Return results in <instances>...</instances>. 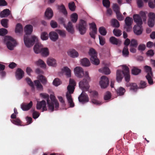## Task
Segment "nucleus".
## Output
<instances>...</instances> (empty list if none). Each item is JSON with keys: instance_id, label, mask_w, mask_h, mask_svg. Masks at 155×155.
I'll use <instances>...</instances> for the list:
<instances>
[{"instance_id": "13", "label": "nucleus", "mask_w": 155, "mask_h": 155, "mask_svg": "<svg viewBox=\"0 0 155 155\" xmlns=\"http://www.w3.org/2000/svg\"><path fill=\"white\" fill-rule=\"evenodd\" d=\"M74 72L75 75L79 78H81L84 75V70L80 67H77L74 68Z\"/></svg>"}, {"instance_id": "60", "label": "nucleus", "mask_w": 155, "mask_h": 155, "mask_svg": "<svg viewBox=\"0 0 155 155\" xmlns=\"http://www.w3.org/2000/svg\"><path fill=\"white\" fill-rule=\"evenodd\" d=\"M97 31L92 30L90 32L89 34L92 38L95 39V35L97 34Z\"/></svg>"}, {"instance_id": "52", "label": "nucleus", "mask_w": 155, "mask_h": 155, "mask_svg": "<svg viewBox=\"0 0 155 155\" xmlns=\"http://www.w3.org/2000/svg\"><path fill=\"white\" fill-rule=\"evenodd\" d=\"M138 45L137 41L135 39H132L130 41V46H131L134 47L135 48L137 47Z\"/></svg>"}, {"instance_id": "24", "label": "nucleus", "mask_w": 155, "mask_h": 155, "mask_svg": "<svg viewBox=\"0 0 155 155\" xmlns=\"http://www.w3.org/2000/svg\"><path fill=\"white\" fill-rule=\"evenodd\" d=\"M110 41L112 44L116 45H120L121 43L120 40L113 36L110 38Z\"/></svg>"}, {"instance_id": "56", "label": "nucleus", "mask_w": 155, "mask_h": 155, "mask_svg": "<svg viewBox=\"0 0 155 155\" xmlns=\"http://www.w3.org/2000/svg\"><path fill=\"white\" fill-rule=\"evenodd\" d=\"M146 83L145 81H140L139 88H143L146 87Z\"/></svg>"}, {"instance_id": "59", "label": "nucleus", "mask_w": 155, "mask_h": 155, "mask_svg": "<svg viewBox=\"0 0 155 155\" xmlns=\"http://www.w3.org/2000/svg\"><path fill=\"white\" fill-rule=\"evenodd\" d=\"M149 17V19L155 20V14L154 13L150 12L148 14Z\"/></svg>"}, {"instance_id": "44", "label": "nucleus", "mask_w": 155, "mask_h": 155, "mask_svg": "<svg viewBox=\"0 0 155 155\" xmlns=\"http://www.w3.org/2000/svg\"><path fill=\"white\" fill-rule=\"evenodd\" d=\"M130 90L134 91H136L137 89L139 88L137 84L136 83H131L130 84Z\"/></svg>"}, {"instance_id": "29", "label": "nucleus", "mask_w": 155, "mask_h": 155, "mask_svg": "<svg viewBox=\"0 0 155 155\" xmlns=\"http://www.w3.org/2000/svg\"><path fill=\"white\" fill-rule=\"evenodd\" d=\"M35 64L38 66H39L41 68H45L46 64L41 59H39L35 62Z\"/></svg>"}, {"instance_id": "47", "label": "nucleus", "mask_w": 155, "mask_h": 155, "mask_svg": "<svg viewBox=\"0 0 155 155\" xmlns=\"http://www.w3.org/2000/svg\"><path fill=\"white\" fill-rule=\"evenodd\" d=\"M41 39L43 40H45L48 38V35L47 33L44 32H42L41 34Z\"/></svg>"}, {"instance_id": "25", "label": "nucleus", "mask_w": 155, "mask_h": 155, "mask_svg": "<svg viewBox=\"0 0 155 155\" xmlns=\"http://www.w3.org/2000/svg\"><path fill=\"white\" fill-rule=\"evenodd\" d=\"M10 14V11L9 9H6L1 12L0 13V16L1 18L6 17L8 16Z\"/></svg>"}, {"instance_id": "46", "label": "nucleus", "mask_w": 155, "mask_h": 155, "mask_svg": "<svg viewBox=\"0 0 155 155\" xmlns=\"http://www.w3.org/2000/svg\"><path fill=\"white\" fill-rule=\"evenodd\" d=\"M68 7L69 9L72 11H74L76 8V6L74 2L69 3L68 4Z\"/></svg>"}, {"instance_id": "1", "label": "nucleus", "mask_w": 155, "mask_h": 155, "mask_svg": "<svg viewBox=\"0 0 155 155\" xmlns=\"http://www.w3.org/2000/svg\"><path fill=\"white\" fill-rule=\"evenodd\" d=\"M44 100L37 101L36 108L40 110L42 108V111L47 110V107L50 111L56 110L59 107L58 102L55 97H44Z\"/></svg>"}, {"instance_id": "14", "label": "nucleus", "mask_w": 155, "mask_h": 155, "mask_svg": "<svg viewBox=\"0 0 155 155\" xmlns=\"http://www.w3.org/2000/svg\"><path fill=\"white\" fill-rule=\"evenodd\" d=\"M134 31L137 35H141L143 32V29L142 25H135L133 28Z\"/></svg>"}, {"instance_id": "54", "label": "nucleus", "mask_w": 155, "mask_h": 155, "mask_svg": "<svg viewBox=\"0 0 155 155\" xmlns=\"http://www.w3.org/2000/svg\"><path fill=\"white\" fill-rule=\"evenodd\" d=\"M8 33L7 30L4 28L0 29V35L3 36L7 34Z\"/></svg>"}, {"instance_id": "64", "label": "nucleus", "mask_w": 155, "mask_h": 155, "mask_svg": "<svg viewBox=\"0 0 155 155\" xmlns=\"http://www.w3.org/2000/svg\"><path fill=\"white\" fill-rule=\"evenodd\" d=\"M40 114L39 113L36 111H34L32 115L33 118L34 119H36L38 118Z\"/></svg>"}, {"instance_id": "45", "label": "nucleus", "mask_w": 155, "mask_h": 155, "mask_svg": "<svg viewBox=\"0 0 155 155\" xmlns=\"http://www.w3.org/2000/svg\"><path fill=\"white\" fill-rule=\"evenodd\" d=\"M62 82L60 79L58 78H55L53 82V84L56 86H58L61 84Z\"/></svg>"}, {"instance_id": "53", "label": "nucleus", "mask_w": 155, "mask_h": 155, "mask_svg": "<svg viewBox=\"0 0 155 155\" xmlns=\"http://www.w3.org/2000/svg\"><path fill=\"white\" fill-rule=\"evenodd\" d=\"M116 13L117 18L119 21H120L124 20V17L120 12Z\"/></svg>"}, {"instance_id": "37", "label": "nucleus", "mask_w": 155, "mask_h": 155, "mask_svg": "<svg viewBox=\"0 0 155 155\" xmlns=\"http://www.w3.org/2000/svg\"><path fill=\"white\" fill-rule=\"evenodd\" d=\"M141 72V70L140 69L136 67H134L132 70V74L135 75H138Z\"/></svg>"}, {"instance_id": "42", "label": "nucleus", "mask_w": 155, "mask_h": 155, "mask_svg": "<svg viewBox=\"0 0 155 155\" xmlns=\"http://www.w3.org/2000/svg\"><path fill=\"white\" fill-rule=\"evenodd\" d=\"M8 20L7 19H3L1 21V24L5 28L8 27Z\"/></svg>"}, {"instance_id": "5", "label": "nucleus", "mask_w": 155, "mask_h": 155, "mask_svg": "<svg viewBox=\"0 0 155 155\" xmlns=\"http://www.w3.org/2000/svg\"><path fill=\"white\" fill-rule=\"evenodd\" d=\"M76 83L73 79L70 78L69 80V84L67 87V92L66 94V97H71V94H72L74 90L75 86Z\"/></svg>"}, {"instance_id": "3", "label": "nucleus", "mask_w": 155, "mask_h": 155, "mask_svg": "<svg viewBox=\"0 0 155 155\" xmlns=\"http://www.w3.org/2000/svg\"><path fill=\"white\" fill-rule=\"evenodd\" d=\"M90 81V78L87 71L85 72L84 78L79 83V87L83 91L82 92L78 97H88L87 94L85 91H87L89 88L88 82Z\"/></svg>"}, {"instance_id": "12", "label": "nucleus", "mask_w": 155, "mask_h": 155, "mask_svg": "<svg viewBox=\"0 0 155 155\" xmlns=\"http://www.w3.org/2000/svg\"><path fill=\"white\" fill-rule=\"evenodd\" d=\"M108 78L105 76H103L101 78L100 84L101 88H104L107 87L109 84Z\"/></svg>"}, {"instance_id": "49", "label": "nucleus", "mask_w": 155, "mask_h": 155, "mask_svg": "<svg viewBox=\"0 0 155 155\" xmlns=\"http://www.w3.org/2000/svg\"><path fill=\"white\" fill-rule=\"evenodd\" d=\"M102 3L104 6L107 8L110 7V2L109 0H103Z\"/></svg>"}, {"instance_id": "15", "label": "nucleus", "mask_w": 155, "mask_h": 155, "mask_svg": "<svg viewBox=\"0 0 155 155\" xmlns=\"http://www.w3.org/2000/svg\"><path fill=\"white\" fill-rule=\"evenodd\" d=\"M133 18L134 21L137 24L136 25H141L143 24V21L139 15L138 14L134 15Z\"/></svg>"}, {"instance_id": "51", "label": "nucleus", "mask_w": 155, "mask_h": 155, "mask_svg": "<svg viewBox=\"0 0 155 155\" xmlns=\"http://www.w3.org/2000/svg\"><path fill=\"white\" fill-rule=\"evenodd\" d=\"M56 31L62 37H65L66 33L65 31H64L57 29L56 30Z\"/></svg>"}, {"instance_id": "34", "label": "nucleus", "mask_w": 155, "mask_h": 155, "mask_svg": "<svg viewBox=\"0 0 155 155\" xmlns=\"http://www.w3.org/2000/svg\"><path fill=\"white\" fill-rule=\"evenodd\" d=\"M68 105L69 107L72 108L74 106V104L72 97H67Z\"/></svg>"}, {"instance_id": "39", "label": "nucleus", "mask_w": 155, "mask_h": 155, "mask_svg": "<svg viewBox=\"0 0 155 155\" xmlns=\"http://www.w3.org/2000/svg\"><path fill=\"white\" fill-rule=\"evenodd\" d=\"M99 31L101 35L103 36L106 35L107 33L105 28L103 27H101L99 28Z\"/></svg>"}, {"instance_id": "31", "label": "nucleus", "mask_w": 155, "mask_h": 155, "mask_svg": "<svg viewBox=\"0 0 155 155\" xmlns=\"http://www.w3.org/2000/svg\"><path fill=\"white\" fill-rule=\"evenodd\" d=\"M42 56L44 57H46L49 54L48 49L47 48H43L41 49V52Z\"/></svg>"}, {"instance_id": "58", "label": "nucleus", "mask_w": 155, "mask_h": 155, "mask_svg": "<svg viewBox=\"0 0 155 155\" xmlns=\"http://www.w3.org/2000/svg\"><path fill=\"white\" fill-rule=\"evenodd\" d=\"M155 23V20L148 19L147 21V24L148 26L150 27H153Z\"/></svg>"}, {"instance_id": "10", "label": "nucleus", "mask_w": 155, "mask_h": 155, "mask_svg": "<svg viewBox=\"0 0 155 155\" xmlns=\"http://www.w3.org/2000/svg\"><path fill=\"white\" fill-rule=\"evenodd\" d=\"M133 20L131 18L129 17H127L125 20V25L124 26V28L126 29L127 32H129L132 28L131 25L132 24Z\"/></svg>"}, {"instance_id": "26", "label": "nucleus", "mask_w": 155, "mask_h": 155, "mask_svg": "<svg viewBox=\"0 0 155 155\" xmlns=\"http://www.w3.org/2000/svg\"><path fill=\"white\" fill-rule=\"evenodd\" d=\"M99 71L106 75L109 74L110 73V69L108 67L106 66L100 69L99 70Z\"/></svg>"}, {"instance_id": "40", "label": "nucleus", "mask_w": 155, "mask_h": 155, "mask_svg": "<svg viewBox=\"0 0 155 155\" xmlns=\"http://www.w3.org/2000/svg\"><path fill=\"white\" fill-rule=\"evenodd\" d=\"M79 102L81 104H84L88 102L89 101L88 97H78Z\"/></svg>"}, {"instance_id": "32", "label": "nucleus", "mask_w": 155, "mask_h": 155, "mask_svg": "<svg viewBox=\"0 0 155 155\" xmlns=\"http://www.w3.org/2000/svg\"><path fill=\"white\" fill-rule=\"evenodd\" d=\"M111 25L114 27L118 28L120 26V24L119 21L115 19H113L111 21Z\"/></svg>"}, {"instance_id": "33", "label": "nucleus", "mask_w": 155, "mask_h": 155, "mask_svg": "<svg viewBox=\"0 0 155 155\" xmlns=\"http://www.w3.org/2000/svg\"><path fill=\"white\" fill-rule=\"evenodd\" d=\"M38 78L41 81V82L43 85L46 84L47 81L45 76L42 75H38Z\"/></svg>"}, {"instance_id": "61", "label": "nucleus", "mask_w": 155, "mask_h": 155, "mask_svg": "<svg viewBox=\"0 0 155 155\" xmlns=\"http://www.w3.org/2000/svg\"><path fill=\"white\" fill-rule=\"evenodd\" d=\"M90 26V28L92 29V30L97 31V30L96 25L94 23H90L89 24Z\"/></svg>"}, {"instance_id": "27", "label": "nucleus", "mask_w": 155, "mask_h": 155, "mask_svg": "<svg viewBox=\"0 0 155 155\" xmlns=\"http://www.w3.org/2000/svg\"><path fill=\"white\" fill-rule=\"evenodd\" d=\"M34 83L37 89L39 91H42L43 90V87L38 80L34 81Z\"/></svg>"}, {"instance_id": "23", "label": "nucleus", "mask_w": 155, "mask_h": 155, "mask_svg": "<svg viewBox=\"0 0 155 155\" xmlns=\"http://www.w3.org/2000/svg\"><path fill=\"white\" fill-rule=\"evenodd\" d=\"M123 70L121 71L120 70H118L116 72V80L118 82H120L123 78Z\"/></svg>"}, {"instance_id": "8", "label": "nucleus", "mask_w": 155, "mask_h": 155, "mask_svg": "<svg viewBox=\"0 0 155 155\" xmlns=\"http://www.w3.org/2000/svg\"><path fill=\"white\" fill-rule=\"evenodd\" d=\"M87 24L86 21L81 20L78 25V30L80 34L83 35L85 34L87 30Z\"/></svg>"}, {"instance_id": "62", "label": "nucleus", "mask_w": 155, "mask_h": 155, "mask_svg": "<svg viewBox=\"0 0 155 155\" xmlns=\"http://www.w3.org/2000/svg\"><path fill=\"white\" fill-rule=\"evenodd\" d=\"M100 44L101 45H104L105 43V40L104 38L100 35H99Z\"/></svg>"}, {"instance_id": "22", "label": "nucleus", "mask_w": 155, "mask_h": 155, "mask_svg": "<svg viewBox=\"0 0 155 155\" xmlns=\"http://www.w3.org/2000/svg\"><path fill=\"white\" fill-rule=\"evenodd\" d=\"M45 15L48 19L51 18L53 16V12L52 10L49 8H47L45 11Z\"/></svg>"}, {"instance_id": "36", "label": "nucleus", "mask_w": 155, "mask_h": 155, "mask_svg": "<svg viewBox=\"0 0 155 155\" xmlns=\"http://www.w3.org/2000/svg\"><path fill=\"white\" fill-rule=\"evenodd\" d=\"M125 92V89L123 87H120L117 89V94L119 96H122L123 95Z\"/></svg>"}, {"instance_id": "2", "label": "nucleus", "mask_w": 155, "mask_h": 155, "mask_svg": "<svg viewBox=\"0 0 155 155\" xmlns=\"http://www.w3.org/2000/svg\"><path fill=\"white\" fill-rule=\"evenodd\" d=\"M25 34L24 37V41L25 45L27 47L32 46L35 42L38 41V39L36 36L33 35L30 36L33 31V27L30 25L25 26L24 28Z\"/></svg>"}, {"instance_id": "4", "label": "nucleus", "mask_w": 155, "mask_h": 155, "mask_svg": "<svg viewBox=\"0 0 155 155\" xmlns=\"http://www.w3.org/2000/svg\"><path fill=\"white\" fill-rule=\"evenodd\" d=\"M89 54L91 56L90 60L91 63L96 65L99 64L100 61L97 58V53L95 50L93 48H91L89 50Z\"/></svg>"}, {"instance_id": "50", "label": "nucleus", "mask_w": 155, "mask_h": 155, "mask_svg": "<svg viewBox=\"0 0 155 155\" xmlns=\"http://www.w3.org/2000/svg\"><path fill=\"white\" fill-rule=\"evenodd\" d=\"M113 32L114 35L117 37H119L121 35V31L118 29H114Z\"/></svg>"}, {"instance_id": "48", "label": "nucleus", "mask_w": 155, "mask_h": 155, "mask_svg": "<svg viewBox=\"0 0 155 155\" xmlns=\"http://www.w3.org/2000/svg\"><path fill=\"white\" fill-rule=\"evenodd\" d=\"M11 121L14 124L18 125L21 126V122L20 120L18 118L15 119L14 120H11Z\"/></svg>"}, {"instance_id": "38", "label": "nucleus", "mask_w": 155, "mask_h": 155, "mask_svg": "<svg viewBox=\"0 0 155 155\" xmlns=\"http://www.w3.org/2000/svg\"><path fill=\"white\" fill-rule=\"evenodd\" d=\"M122 52V54L125 57L128 56L129 54V52L127 46H125L124 47Z\"/></svg>"}, {"instance_id": "21", "label": "nucleus", "mask_w": 155, "mask_h": 155, "mask_svg": "<svg viewBox=\"0 0 155 155\" xmlns=\"http://www.w3.org/2000/svg\"><path fill=\"white\" fill-rule=\"evenodd\" d=\"M50 39L53 41H56L58 38V34L54 31H51L49 34Z\"/></svg>"}, {"instance_id": "63", "label": "nucleus", "mask_w": 155, "mask_h": 155, "mask_svg": "<svg viewBox=\"0 0 155 155\" xmlns=\"http://www.w3.org/2000/svg\"><path fill=\"white\" fill-rule=\"evenodd\" d=\"M14 113L13 114L11 115V118L12 119H15L17 116V115L18 114L17 110L15 108L14 109Z\"/></svg>"}, {"instance_id": "35", "label": "nucleus", "mask_w": 155, "mask_h": 155, "mask_svg": "<svg viewBox=\"0 0 155 155\" xmlns=\"http://www.w3.org/2000/svg\"><path fill=\"white\" fill-rule=\"evenodd\" d=\"M23 31V27L22 25L20 23H18L16 26L15 29L16 33H20Z\"/></svg>"}, {"instance_id": "30", "label": "nucleus", "mask_w": 155, "mask_h": 155, "mask_svg": "<svg viewBox=\"0 0 155 155\" xmlns=\"http://www.w3.org/2000/svg\"><path fill=\"white\" fill-rule=\"evenodd\" d=\"M62 71L63 72L65 73L66 76L68 77H70L71 76V71L67 67H64L62 69Z\"/></svg>"}, {"instance_id": "41", "label": "nucleus", "mask_w": 155, "mask_h": 155, "mask_svg": "<svg viewBox=\"0 0 155 155\" xmlns=\"http://www.w3.org/2000/svg\"><path fill=\"white\" fill-rule=\"evenodd\" d=\"M71 21L74 23H76L78 19V15L76 13H73L71 16Z\"/></svg>"}, {"instance_id": "17", "label": "nucleus", "mask_w": 155, "mask_h": 155, "mask_svg": "<svg viewBox=\"0 0 155 155\" xmlns=\"http://www.w3.org/2000/svg\"><path fill=\"white\" fill-rule=\"evenodd\" d=\"M33 105V102L32 101L27 104H22L21 105V107L22 109L24 111H27L29 110Z\"/></svg>"}, {"instance_id": "20", "label": "nucleus", "mask_w": 155, "mask_h": 155, "mask_svg": "<svg viewBox=\"0 0 155 155\" xmlns=\"http://www.w3.org/2000/svg\"><path fill=\"white\" fill-rule=\"evenodd\" d=\"M47 63L48 65L55 67L57 65L56 60L53 58H48Z\"/></svg>"}, {"instance_id": "6", "label": "nucleus", "mask_w": 155, "mask_h": 155, "mask_svg": "<svg viewBox=\"0 0 155 155\" xmlns=\"http://www.w3.org/2000/svg\"><path fill=\"white\" fill-rule=\"evenodd\" d=\"M5 41L6 42V45L9 49L11 50L13 49L16 42L10 36H6L5 38Z\"/></svg>"}, {"instance_id": "16", "label": "nucleus", "mask_w": 155, "mask_h": 155, "mask_svg": "<svg viewBox=\"0 0 155 155\" xmlns=\"http://www.w3.org/2000/svg\"><path fill=\"white\" fill-rule=\"evenodd\" d=\"M67 53L68 55L73 58L77 57L79 56L78 52L73 49L69 50L68 51Z\"/></svg>"}, {"instance_id": "7", "label": "nucleus", "mask_w": 155, "mask_h": 155, "mask_svg": "<svg viewBox=\"0 0 155 155\" xmlns=\"http://www.w3.org/2000/svg\"><path fill=\"white\" fill-rule=\"evenodd\" d=\"M144 69L146 72L147 73L146 77L148 81V83L150 85H152L153 84V82L152 78L153 73L152 71V68L150 66L146 65L144 67Z\"/></svg>"}, {"instance_id": "19", "label": "nucleus", "mask_w": 155, "mask_h": 155, "mask_svg": "<svg viewBox=\"0 0 155 155\" xmlns=\"http://www.w3.org/2000/svg\"><path fill=\"white\" fill-rule=\"evenodd\" d=\"M42 45L39 43H36L34 47V50L36 54H38L41 52Z\"/></svg>"}, {"instance_id": "9", "label": "nucleus", "mask_w": 155, "mask_h": 155, "mask_svg": "<svg viewBox=\"0 0 155 155\" xmlns=\"http://www.w3.org/2000/svg\"><path fill=\"white\" fill-rule=\"evenodd\" d=\"M59 20L61 23L63 24L64 27L66 28L67 30L70 33L73 34L74 33V31L73 25L71 21H69L67 25H66L64 24V18H60Z\"/></svg>"}, {"instance_id": "11", "label": "nucleus", "mask_w": 155, "mask_h": 155, "mask_svg": "<svg viewBox=\"0 0 155 155\" xmlns=\"http://www.w3.org/2000/svg\"><path fill=\"white\" fill-rule=\"evenodd\" d=\"M123 73L125 81L128 82L130 80V71L129 68L126 65H123Z\"/></svg>"}, {"instance_id": "55", "label": "nucleus", "mask_w": 155, "mask_h": 155, "mask_svg": "<svg viewBox=\"0 0 155 155\" xmlns=\"http://www.w3.org/2000/svg\"><path fill=\"white\" fill-rule=\"evenodd\" d=\"M113 9L116 13L120 12V8L117 4H113Z\"/></svg>"}, {"instance_id": "28", "label": "nucleus", "mask_w": 155, "mask_h": 155, "mask_svg": "<svg viewBox=\"0 0 155 155\" xmlns=\"http://www.w3.org/2000/svg\"><path fill=\"white\" fill-rule=\"evenodd\" d=\"M81 63L83 66L85 67L89 66L90 65V62L89 60L86 58H84L81 60Z\"/></svg>"}, {"instance_id": "43", "label": "nucleus", "mask_w": 155, "mask_h": 155, "mask_svg": "<svg viewBox=\"0 0 155 155\" xmlns=\"http://www.w3.org/2000/svg\"><path fill=\"white\" fill-rule=\"evenodd\" d=\"M26 80L27 83L31 87L32 90H34L35 86L31 79L29 78H27L26 79Z\"/></svg>"}, {"instance_id": "18", "label": "nucleus", "mask_w": 155, "mask_h": 155, "mask_svg": "<svg viewBox=\"0 0 155 155\" xmlns=\"http://www.w3.org/2000/svg\"><path fill=\"white\" fill-rule=\"evenodd\" d=\"M24 75V72L21 68H18L16 72V77L17 79H21Z\"/></svg>"}, {"instance_id": "57", "label": "nucleus", "mask_w": 155, "mask_h": 155, "mask_svg": "<svg viewBox=\"0 0 155 155\" xmlns=\"http://www.w3.org/2000/svg\"><path fill=\"white\" fill-rule=\"evenodd\" d=\"M146 45L145 44H140L138 48V49L140 51H143L145 50L146 49Z\"/></svg>"}]
</instances>
